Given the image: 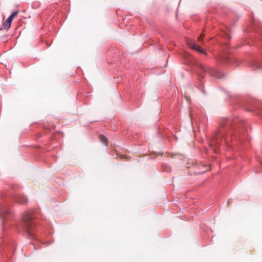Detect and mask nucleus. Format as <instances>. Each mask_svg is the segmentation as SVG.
Returning a JSON list of instances; mask_svg holds the SVG:
<instances>
[{"label": "nucleus", "instance_id": "nucleus-8", "mask_svg": "<svg viewBox=\"0 0 262 262\" xmlns=\"http://www.w3.org/2000/svg\"><path fill=\"white\" fill-rule=\"evenodd\" d=\"M221 61H222L224 63H230L232 62V59L230 57L226 56V57H222L220 58Z\"/></svg>", "mask_w": 262, "mask_h": 262}, {"label": "nucleus", "instance_id": "nucleus-17", "mask_svg": "<svg viewBox=\"0 0 262 262\" xmlns=\"http://www.w3.org/2000/svg\"><path fill=\"white\" fill-rule=\"evenodd\" d=\"M238 138H239V140H241V137H240V136H239V135L238 136Z\"/></svg>", "mask_w": 262, "mask_h": 262}, {"label": "nucleus", "instance_id": "nucleus-10", "mask_svg": "<svg viewBox=\"0 0 262 262\" xmlns=\"http://www.w3.org/2000/svg\"><path fill=\"white\" fill-rule=\"evenodd\" d=\"M99 139H100V140L101 141V142L104 145H105L106 146L108 145L107 140L105 136H104V135H100Z\"/></svg>", "mask_w": 262, "mask_h": 262}, {"label": "nucleus", "instance_id": "nucleus-14", "mask_svg": "<svg viewBox=\"0 0 262 262\" xmlns=\"http://www.w3.org/2000/svg\"><path fill=\"white\" fill-rule=\"evenodd\" d=\"M226 36L228 39H229L231 38V37L230 36V35L229 34H227Z\"/></svg>", "mask_w": 262, "mask_h": 262}, {"label": "nucleus", "instance_id": "nucleus-11", "mask_svg": "<svg viewBox=\"0 0 262 262\" xmlns=\"http://www.w3.org/2000/svg\"><path fill=\"white\" fill-rule=\"evenodd\" d=\"M204 36H205V34L203 33H201L200 36H199L198 38V41L200 43L204 44V41L203 40V38Z\"/></svg>", "mask_w": 262, "mask_h": 262}, {"label": "nucleus", "instance_id": "nucleus-6", "mask_svg": "<svg viewBox=\"0 0 262 262\" xmlns=\"http://www.w3.org/2000/svg\"><path fill=\"white\" fill-rule=\"evenodd\" d=\"M15 199H16V201L17 202V203L20 204H25L28 202L27 198H26V196H25L24 195H21V194L17 195L16 196Z\"/></svg>", "mask_w": 262, "mask_h": 262}, {"label": "nucleus", "instance_id": "nucleus-9", "mask_svg": "<svg viewBox=\"0 0 262 262\" xmlns=\"http://www.w3.org/2000/svg\"><path fill=\"white\" fill-rule=\"evenodd\" d=\"M12 21L10 20L9 19H7V20L4 23V28L5 29H9L11 25Z\"/></svg>", "mask_w": 262, "mask_h": 262}, {"label": "nucleus", "instance_id": "nucleus-16", "mask_svg": "<svg viewBox=\"0 0 262 262\" xmlns=\"http://www.w3.org/2000/svg\"><path fill=\"white\" fill-rule=\"evenodd\" d=\"M192 112H190V116L192 117Z\"/></svg>", "mask_w": 262, "mask_h": 262}, {"label": "nucleus", "instance_id": "nucleus-1", "mask_svg": "<svg viewBox=\"0 0 262 262\" xmlns=\"http://www.w3.org/2000/svg\"><path fill=\"white\" fill-rule=\"evenodd\" d=\"M236 123V120L227 118L222 120L217 132L208 142L210 151L215 154H218L219 148L221 146H230V141L237 138L236 135L235 136L234 135L233 127V125H235Z\"/></svg>", "mask_w": 262, "mask_h": 262}, {"label": "nucleus", "instance_id": "nucleus-12", "mask_svg": "<svg viewBox=\"0 0 262 262\" xmlns=\"http://www.w3.org/2000/svg\"><path fill=\"white\" fill-rule=\"evenodd\" d=\"M18 13V10H16L14 11L11 15L14 17L15 16L17 15Z\"/></svg>", "mask_w": 262, "mask_h": 262}, {"label": "nucleus", "instance_id": "nucleus-2", "mask_svg": "<svg viewBox=\"0 0 262 262\" xmlns=\"http://www.w3.org/2000/svg\"><path fill=\"white\" fill-rule=\"evenodd\" d=\"M33 210H29L26 212L23 216V226L25 230L29 237L34 238L35 235L33 230L35 228V222L32 216Z\"/></svg>", "mask_w": 262, "mask_h": 262}, {"label": "nucleus", "instance_id": "nucleus-15", "mask_svg": "<svg viewBox=\"0 0 262 262\" xmlns=\"http://www.w3.org/2000/svg\"><path fill=\"white\" fill-rule=\"evenodd\" d=\"M121 158H126V156H125V155H124V156H121Z\"/></svg>", "mask_w": 262, "mask_h": 262}, {"label": "nucleus", "instance_id": "nucleus-3", "mask_svg": "<svg viewBox=\"0 0 262 262\" xmlns=\"http://www.w3.org/2000/svg\"><path fill=\"white\" fill-rule=\"evenodd\" d=\"M196 67L197 72L200 77H203L205 74H208L211 76L220 78L216 74V70L214 69L209 66H203L202 64H198Z\"/></svg>", "mask_w": 262, "mask_h": 262}, {"label": "nucleus", "instance_id": "nucleus-13", "mask_svg": "<svg viewBox=\"0 0 262 262\" xmlns=\"http://www.w3.org/2000/svg\"><path fill=\"white\" fill-rule=\"evenodd\" d=\"M13 18L14 17L11 15H10L8 19L12 21Z\"/></svg>", "mask_w": 262, "mask_h": 262}, {"label": "nucleus", "instance_id": "nucleus-7", "mask_svg": "<svg viewBox=\"0 0 262 262\" xmlns=\"http://www.w3.org/2000/svg\"><path fill=\"white\" fill-rule=\"evenodd\" d=\"M252 66L254 68V70H259L262 69V59L259 60H256L252 62Z\"/></svg>", "mask_w": 262, "mask_h": 262}, {"label": "nucleus", "instance_id": "nucleus-5", "mask_svg": "<svg viewBox=\"0 0 262 262\" xmlns=\"http://www.w3.org/2000/svg\"><path fill=\"white\" fill-rule=\"evenodd\" d=\"M11 213L10 210L5 205H0V217L5 220L6 215Z\"/></svg>", "mask_w": 262, "mask_h": 262}, {"label": "nucleus", "instance_id": "nucleus-4", "mask_svg": "<svg viewBox=\"0 0 262 262\" xmlns=\"http://www.w3.org/2000/svg\"><path fill=\"white\" fill-rule=\"evenodd\" d=\"M187 44L190 48H191L193 50H196L198 52L202 54H204L205 55H207L206 52L203 49H202L200 46L198 45L195 42L189 41H187Z\"/></svg>", "mask_w": 262, "mask_h": 262}]
</instances>
